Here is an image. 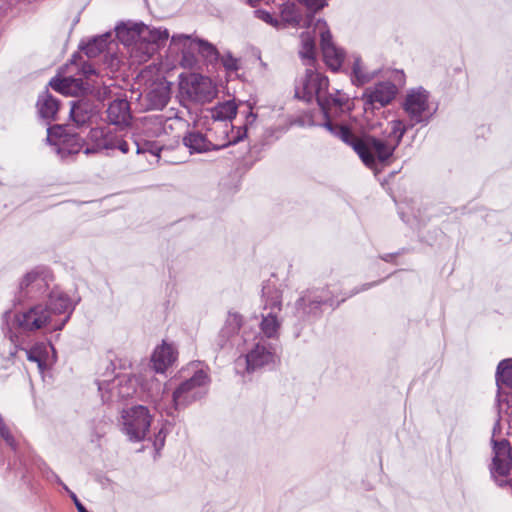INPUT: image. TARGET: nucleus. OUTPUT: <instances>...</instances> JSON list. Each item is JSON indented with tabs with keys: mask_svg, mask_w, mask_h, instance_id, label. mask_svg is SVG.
<instances>
[{
	"mask_svg": "<svg viewBox=\"0 0 512 512\" xmlns=\"http://www.w3.org/2000/svg\"><path fill=\"white\" fill-rule=\"evenodd\" d=\"M236 114L237 105L232 100L219 103L211 109V118L216 121H230Z\"/></svg>",
	"mask_w": 512,
	"mask_h": 512,
	"instance_id": "29",
	"label": "nucleus"
},
{
	"mask_svg": "<svg viewBox=\"0 0 512 512\" xmlns=\"http://www.w3.org/2000/svg\"><path fill=\"white\" fill-rule=\"evenodd\" d=\"M75 304L62 290H52L46 301L31 305L13 316V325L24 333L62 330L71 317Z\"/></svg>",
	"mask_w": 512,
	"mask_h": 512,
	"instance_id": "3",
	"label": "nucleus"
},
{
	"mask_svg": "<svg viewBox=\"0 0 512 512\" xmlns=\"http://www.w3.org/2000/svg\"><path fill=\"white\" fill-rule=\"evenodd\" d=\"M396 93L397 87L390 81L366 88L362 96L364 110L367 112L385 107L392 102Z\"/></svg>",
	"mask_w": 512,
	"mask_h": 512,
	"instance_id": "14",
	"label": "nucleus"
},
{
	"mask_svg": "<svg viewBox=\"0 0 512 512\" xmlns=\"http://www.w3.org/2000/svg\"><path fill=\"white\" fill-rule=\"evenodd\" d=\"M114 132L109 128L96 127L90 130L88 139L92 143L91 147L84 149L85 154L97 153L102 150H114V141L116 138Z\"/></svg>",
	"mask_w": 512,
	"mask_h": 512,
	"instance_id": "20",
	"label": "nucleus"
},
{
	"mask_svg": "<svg viewBox=\"0 0 512 512\" xmlns=\"http://www.w3.org/2000/svg\"><path fill=\"white\" fill-rule=\"evenodd\" d=\"M256 119V115L253 112H249L247 116V123H252Z\"/></svg>",
	"mask_w": 512,
	"mask_h": 512,
	"instance_id": "44",
	"label": "nucleus"
},
{
	"mask_svg": "<svg viewBox=\"0 0 512 512\" xmlns=\"http://www.w3.org/2000/svg\"><path fill=\"white\" fill-rule=\"evenodd\" d=\"M429 92L422 87L407 91L403 102V109L410 120V127L416 124L428 123L436 112V107L429 101Z\"/></svg>",
	"mask_w": 512,
	"mask_h": 512,
	"instance_id": "7",
	"label": "nucleus"
},
{
	"mask_svg": "<svg viewBox=\"0 0 512 512\" xmlns=\"http://www.w3.org/2000/svg\"><path fill=\"white\" fill-rule=\"evenodd\" d=\"M497 406L499 413L512 408V359L502 360L496 371Z\"/></svg>",
	"mask_w": 512,
	"mask_h": 512,
	"instance_id": "12",
	"label": "nucleus"
},
{
	"mask_svg": "<svg viewBox=\"0 0 512 512\" xmlns=\"http://www.w3.org/2000/svg\"><path fill=\"white\" fill-rule=\"evenodd\" d=\"M116 36L127 47L132 63L140 64L148 61L168 40L169 32L143 23L127 22L116 27Z\"/></svg>",
	"mask_w": 512,
	"mask_h": 512,
	"instance_id": "4",
	"label": "nucleus"
},
{
	"mask_svg": "<svg viewBox=\"0 0 512 512\" xmlns=\"http://www.w3.org/2000/svg\"><path fill=\"white\" fill-rule=\"evenodd\" d=\"M511 447L507 440L493 442V461L490 468L491 475L498 483L499 486H503L511 482L509 478L511 470Z\"/></svg>",
	"mask_w": 512,
	"mask_h": 512,
	"instance_id": "11",
	"label": "nucleus"
},
{
	"mask_svg": "<svg viewBox=\"0 0 512 512\" xmlns=\"http://www.w3.org/2000/svg\"><path fill=\"white\" fill-rule=\"evenodd\" d=\"M166 429L162 427L159 432L155 435L153 445L157 451L163 448L166 438Z\"/></svg>",
	"mask_w": 512,
	"mask_h": 512,
	"instance_id": "38",
	"label": "nucleus"
},
{
	"mask_svg": "<svg viewBox=\"0 0 512 512\" xmlns=\"http://www.w3.org/2000/svg\"><path fill=\"white\" fill-rule=\"evenodd\" d=\"M188 40H190V36L185 35V34L174 35L171 38V42L173 44H176L178 42H187Z\"/></svg>",
	"mask_w": 512,
	"mask_h": 512,
	"instance_id": "43",
	"label": "nucleus"
},
{
	"mask_svg": "<svg viewBox=\"0 0 512 512\" xmlns=\"http://www.w3.org/2000/svg\"><path fill=\"white\" fill-rule=\"evenodd\" d=\"M314 29L315 31H319L321 50L326 65L331 70L337 71L341 67L344 60V54L342 50L338 49L334 45L331 32L324 20L318 19L315 23Z\"/></svg>",
	"mask_w": 512,
	"mask_h": 512,
	"instance_id": "15",
	"label": "nucleus"
},
{
	"mask_svg": "<svg viewBox=\"0 0 512 512\" xmlns=\"http://www.w3.org/2000/svg\"><path fill=\"white\" fill-rule=\"evenodd\" d=\"M114 149L120 150L123 154H126L129 152V143L116 135L115 141H114Z\"/></svg>",
	"mask_w": 512,
	"mask_h": 512,
	"instance_id": "40",
	"label": "nucleus"
},
{
	"mask_svg": "<svg viewBox=\"0 0 512 512\" xmlns=\"http://www.w3.org/2000/svg\"><path fill=\"white\" fill-rule=\"evenodd\" d=\"M50 86L57 92L71 97H82L90 90L88 82H84L81 77L66 75L62 78L56 76L49 82Z\"/></svg>",
	"mask_w": 512,
	"mask_h": 512,
	"instance_id": "18",
	"label": "nucleus"
},
{
	"mask_svg": "<svg viewBox=\"0 0 512 512\" xmlns=\"http://www.w3.org/2000/svg\"><path fill=\"white\" fill-rule=\"evenodd\" d=\"M55 152L62 158L79 153L83 149V140L77 135L60 137L54 143Z\"/></svg>",
	"mask_w": 512,
	"mask_h": 512,
	"instance_id": "25",
	"label": "nucleus"
},
{
	"mask_svg": "<svg viewBox=\"0 0 512 512\" xmlns=\"http://www.w3.org/2000/svg\"><path fill=\"white\" fill-rule=\"evenodd\" d=\"M48 288L47 273L42 268L27 272L19 282L17 302L22 303L26 298H32Z\"/></svg>",
	"mask_w": 512,
	"mask_h": 512,
	"instance_id": "16",
	"label": "nucleus"
},
{
	"mask_svg": "<svg viewBox=\"0 0 512 512\" xmlns=\"http://www.w3.org/2000/svg\"><path fill=\"white\" fill-rule=\"evenodd\" d=\"M255 17L264 21L265 23L278 28L280 26V21L275 18L271 13L265 10H255L254 11Z\"/></svg>",
	"mask_w": 512,
	"mask_h": 512,
	"instance_id": "36",
	"label": "nucleus"
},
{
	"mask_svg": "<svg viewBox=\"0 0 512 512\" xmlns=\"http://www.w3.org/2000/svg\"><path fill=\"white\" fill-rule=\"evenodd\" d=\"M107 120L116 126H127L131 120L130 104L125 99H116L107 108Z\"/></svg>",
	"mask_w": 512,
	"mask_h": 512,
	"instance_id": "22",
	"label": "nucleus"
},
{
	"mask_svg": "<svg viewBox=\"0 0 512 512\" xmlns=\"http://www.w3.org/2000/svg\"><path fill=\"white\" fill-rule=\"evenodd\" d=\"M64 70L67 73L84 77H89L95 73L93 66L90 63L84 61L82 56L76 54L73 55L70 62L65 65Z\"/></svg>",
	"mask_w": 512,
	"mask_h": 512,
	"instance_id": "28",
	"label": "nucleus"
},
{
	"mask_svg": "<svg viewBox=\"0 0 512 512\" xmlns=\"http://www.w3.org/2000/svg\"><path fill=\"white\" fill-rule=\"evenodd\" d=\"M69 104L70 116L73 122L79 127L86 125L93 115V104L84 98L77 101H70Z\"/></svg>",
	"mask_w": 512,
	"mask_h": 512,
	"instance_id": "24",
	"label": "nucleus"
},
{
	"mask_svg": "<svg viewBox=\"0 0 512 512\" xmlns=\"http://www.w3.org/2000/svg\"><path fill=\"white\" fill-rule=\"evenodd\" d=\"M183 62L185 63V65H192L193 63V60L192 59H189L188 57L184 56L183 57Z\"/></svg>",
	"mask_w": 512,
	"mask_h": 512,
	"instance_id": "45",
	"label": "nucleus"
},
{
	"mask_svg": "<svg viewBox=\"0 0 512 512\" xmlns=\"http://www.w3.org/2000/svg\"><path fill=\"white\" fill-rule=\"evenodd\" d=\"M371 286H372V284H365V285H363V286H362V288H361V289H359V290L355 291V292H354V294H355V293H358V292H360V291L367 290V289H368V288H370Z\"/></svg>",
	"mask_w": 512,
	"mask_h": 512,
	"instance_id": "46",
	"label": "nucleus"
},
{
	"mask_svg": "<svg viewBox=\"0 0 512 512\" xmlns=\"http://www.w3.org/2000/svg\"><path fill=\"white\" fill-rule=\"evenodd\" d=\"M180 90L189 100L197 103H207L217 94L215 84L209 77L191 73L181 77Z\"/></svg>",
	"mask_w": 512,
	"mask_h": 512,
	"instance_id": "10",
	"label": "nucleus"
},
{
	"mask_svg": "<svg viewBox=\"0 0 512 512\" xmlns=\"http://www.w3.org/2000/svg\"><path fill=\"white\" fill-rule=\"evenodd\" d=\"M282 20L288 24L297 26L302 22L301 14L298 12L295 4L285 3L281 10Z\"/></svg>",
	"mask_w": 512,
	"mask_h": 512,
	"instance_id": "31",
	"label": "nucleus"
},
{
	"mask_svg": "<svg viewBox=\"0 0 512 512\" xmlns=\"http://www.w3.org/2000/svg\"><path fill=\"white\" fill-rule=\"evenodd\" d=\"M323 304L333 305V301L326 295L324 289L307 291L296 302L297 311L303 315L318 316Z\"/></svg>",
	"mask_w": 512,
	"mask_h": 512,
	"instance_id": "19",
	"label": "nucleus"
},
{
	"mask_svg": "<svg viewBox=\"0 0 512 512\" xmlns=\"http://www.w3.org/2000/svg\"><path fill=\"white\" fill-rule=\"evenodd\" d=\"M43 475L44 477L48 480V481H51V482H56L57 484L61 485L63 487V485H65L61 479L59 478V476L54 472L52 471L51 469L49 468H46L44 471H43Z\"/></svg>",
	"mask_w": 512,
	"mask_h": 512,
	"instance_id": "42",
	"label": "nucleus"
},
{
	"mask_svg": "<svg viewBox=\"0 0 512 512\" xmlns=\"http://www.w3.org/2000/svg\"><path fill=\"white\" fill-rule=\"evenodd\" d=\"M110 38V33H106L93 38L86 44L85 47H83L85 54L90 58L98 56L107 48Z\"/></svg>",
	"mask_w": 512,
	"mask_h": 512,
	"instance_id": "30",
	"label": "nucleus"
},
{
	"mask_svg": "<svg viewBox=\"0 0 512 512\" xmlns=\"http://www.w3.org/2000/svg\"><path fill=\"white\" fill-rule=\"evenodd\" d=\"M263 312L262 320L259 324L264 339H276L282 325L280 313L282 311V295L277 288L266 285L262 289Z\"/></svg>",
	"mask_w": 512,
	"mask_h": 512,
	"instance_id": "6",
	"label": "nucleus"
},
{
	"mask_svg": "<svg viewBox=\"0 0 512 512\" xmlns=\"http://www.w3.org/2000/svg\"><path fill=\"white\" fill-rule=\"evenodd\" d=\"M310 11L316 12L327 5L328 0H300Z\"/></svg>",
	"mask_w": 512,
	"mask_h": 512,
	"instance_id": "37",
	"label": "nucleus"
},
{
	"mask_svg": "<svg viewBox=\"0 0 512 512\" xmlns=\"http://www.w3.org/2000/svg\"><path fill=\"white\" fill-rule=\"evenodd\" d=\"M37 107L42 118L53 120L59 110V103L48 92H44L38 98Z\"/></svg>",
	"mask_w": 512,
	"mask_h": 512,
	"instance_id": "26",
	"label": "nucleus"
},
{
	"mask_svg": "<svg viewBox=\"0 0 512 512\" xmlns=\"http://www.w3.org/2000/svg\"><path fill=\"white\" fill-rule=\"evenodd\" d=\"M134 144L136 146V152L138 154L149 152V153H151L153 155L158 156L160 151H161V147L160 146H158L155 143L149 142V141H146V142H144L142 144L138 143V142H134Z\"/></svg>",
	"mask_w": 512,
	"mask_h": 512,
	"instance_id": "34",
	"label": "nucleus"
},
{
	"mask_svg": "<svg viewBox=\"0 0 512 512\" xmlns=\"http://www.w3.org/2000/svg\"><path fill=\"white\" fill-rule=\"evenodd\" d=\"M295 96L305 102L316 100L325 117L323 126L334 136L351 146L367 167L389 160L400 144L408 126L402 120H392L387 123L383 137L356 136L347 126L333 123L330 119L332 109L342 108L348 98L339 90L329 92V80L320 72L307 68L295 86Z\"/></svg>",
	"mask_w": 512,
	"mask_h": 512,
	"instance_id": "1",
	"label": "nucleus"
},
{
	"mask_svg": "<svg viewBox=\"0 0 512 512\" xmlns=\"http://www.w3.org/2000/svg\"><path fill=\"white\" fill-rule=\"evenodd\" d=\"M170 99L169 83L161 81L154 83L146 93L147 107L160 110L166 106Z\"/></svg>",
	"mask_w": 512,
	"mask_h": 512,
	"instance_id": "23",
	"label": "nucleus"
},
{
	"mask_svg": "<svg viewBox=\"0 0 512 512\" xmlns=\"http://www.w3.org/2000/svg\"><path fill=\"white\" fill-rule=\"evenodd\" d=\"M47 140H48V141H51V133H50V129H48V136H47Z\"/></svg>",
	"mask_w": 512,
	"mask_h": 512,
	"instance_id": "47",
	"label": "nucleus"
},
{
	"mask_svg": "<svg viewBox=\"0 0 512 512\" xmlns=\"http://www.w3.org/2000/svg\"><path fill=\"white\" fill-rule=\"evenodd\" d=\"M311 20H312V16L309 19H307V25L308 26L310 25Z\"/></svg>",
	"mask_w": 512,
	"mask_h": 512,
	"instance_id": "48",
	"label": "nucleus"
},
{
	"mask_svg": "<svg viewBox=\"0 0 512 512\" xmlns=\"http://www.w3.org/2000/svg\"><path fill=\"white\" fill-rule=\"evenodd\" d=\"M191 369H193L192 376L181 382L173 391V407L167 411L168 415H173L172 409H184L206 395L210 382L208 374L194 364L191 365Z\"/></svg>",
	"mask_w": 512,
	"mask_h": 512,
	"instance_id": "5",
	"label": "nucleus"
},
{
	"mask_svg": "<svg viewBox=\"0 0 512 512\" xmlns=\"http://www.w3.org/2000/svg\"><path fill=\"white\" fill-rule=\"evenodd\" d=\"M192 44L198 47L199 53H201V55L205 57L209 62L215 61L219 58V52L211 43L205 40L196 39L192 42Z\"/></svg>",
	"mask_w": 512,
	"mask_h": 512,
	"instance_id": "33",
	"label": "nucleus"
},
{
	"mask_svg": "<svg viewBox=\"0 0 512 512\" xmlns=\"http://www.w3.org/2000/svg\"><path fill=\"white\" fill-rule=\"evenodd\" d=\"M221 63L227 72H235L239 69V60L233 57L231 53L222 55Z\"/></svg>",
	"mask_w": 512,
	"mask_h": 512,
	"instance_id": "35",
	"label": "nucleus"
},
{
	"mask_svg": "<svg viewBox=\"0 0 512 512\" xmlns=\"http://www.w3.org/2000/svg\"><path fill=\"white\" fill-rule=\"evenodd\" d=\"M352 71H353L352 81H353V83H355L357 85H364L365 83L369 82L374 77L373 74H370V73H367L364 71V67L362 65L360 58H355L353 67H352Z\"/></svg>",
	"mask_w": 512,
	"mask_h": 512,
	"instance_id": "32",
	"label": "nucleus"
},
{
	"mask_svg": "<svg viewBox=\"0 0 512 512\" xmlns=\"http://www.w3.org/2000/svg\"><path fill=\"white\" fill-rule=\"evenodd\" d=\"M11 316H12L11 311H6L3 314V319L6 322L7 326H9L8 319L11 318ZM8 336H9V340H10L11 344L13 345V347L10 348V350L8 352V358H9L8 360L9 361L16 355L18 349L20 348L21 350H23L25 352L26 357L29 361L37 363L39 369H41V370L44 369V367H45L44 350H46L45 346H36L31 349L23 348L22 347V345L24 344L23 340L20 338V336L16 332H14L12 330L11 327H8Z\"/></svg>",
	"mask_w": 512,
	"mask_h": 512,
	"instance_id": "17",
	"label": "nucleus"
},
{
	"mask_svg": "<svg viewBox=\"0 0 512 512\" xmlns=\"http://www.w3.org/2000/svg\"><path fill=\"white\" fill-rule=\"evenodd\" d=\"M97 385L103 402L124 400L136 392V379L127 374L112 377L111 373L107 372L97 380Z\"/></svg>",
	"mask_w": 512,
	"mask_h": 512,
	"instance_id": "8",
	"label": "nucleus"
},
{
	"mask_svg": "<svg viewBox=\"0 0 512 512\" xmlns=\"http://www.w3.org/2000/svg\"><path fill=\"white\" fill-rule=\"evenodd\" d=\"M152 416L147 407L133 406L122 412V431L129 440L139 442L145 439L151 426Z\"/></svg>",
	"mask_w": 512,
	"mask_h": 512,
	"instance_id": "9",
	"label": "nucleus"
},
{
	"mask_svg": "<svg viewBox=\"0 0 512 512\" xmlns=\"http://www.w3.org/2000/svg\"><path fill=\"white\" fill-rule=\"evenodd\" d=\"M245 133L246 130L243 134H240V131H238L237 136H233L232 139H228L225 142L218 143L214 142L207 134H203L198 130L192 129L187 131L183 137V144L186 148H188L191 154L204 153L211 150H219L230 144L237 143L243 138Z\"/></svg>",
	"mask_w": 512,
	"mask_h": 512,
	"instance_id": "13",
	"label": "nucleus"
},
{
	"mask_svg": "<svg viewBox=\"0 0 512 512\" xmlns=\"http://www.w3.org/2000/svg\"><path fill=\"white\" fill-rule=\"evenodd\" d=\"M301 48L299 55L303 60L304 65L312 66L315 61V39L310 32H303L301 34Z\"/></svg>",
	"mask_w": 512,
	"mask_h": 512,
	"instance_id": "27",
	"label": "nucleus"
},
{
	"mask_svg": "<svg viewBox=\"0 0 512 512\" xmlns=\"http://www.w3.org/2000/svg\"><path fill=\"white\" fill-rule=\"evenodd\" d=\"M63 489L69 494L70 498L73 500L78 512H88L87 509L83 506V504L79 501L74 492H72L66 485H63Z\"/></svg>",
	"mask_w": 512,
	"mask_h": 512,
	"instance_id": "41",
	"label": "nucleus"
},
{
	"mask_svg": "<svg viewBox=\"0 0 512 512\" xmlns=\"http://www.w3.org/2000/svg\"><path fill=\"white\" fill-rule=\"evenodd\" d=\"M172 118V116L165 117L164 115H157L154 118H149V121H154L156 124L163 125L162 128H159L155 131L156 134H160L162 131L165 132V125Z\"/></svg>",
	"mask_w": 512,
	"mask_h": 512,
	"instance_id": "39",
	"label": "nucleus"
},
{
	"mask_svg": "<svg viewBox=\"0 0 512 512\" xmlns=\"http://www.w3.org/2000/svg\"><path fill=\"white\" fill-rule=\"evenodd\" d=\"M177 358V351L172 344L163 343L156 347L151 358L153 369L163 373Z\"/></svg>",
	"mask_w": 512,
	"mask_h": 512,
	"instance_id": "21",
	"label": "nucleus"
},
{
	"mask_svg": "<svg viewBox=\"0 0 512 512\" xmlns=\"http://www.w3.org/2000/svg\"><path fill=\"white\" fill-rule=\"evenodd\" d=\"M221 348L236 347L244 355L237 358L235 369L238 373H250L261 367L273 365L277 360L275 347L264 337L243 323L238 313H229L217 338Z\"/></svg>",
	"mask_w": 512,
	"mask_h": 512,
	"instance_id": "2",
	"label": "nucleus"
}]
</instances>
